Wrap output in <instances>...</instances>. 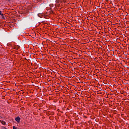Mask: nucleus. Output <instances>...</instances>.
Segmentation results:
<instances>
[{"label":"nucleus","instance_id":"nucleus-1","mask_svg":"<svg viewBox=\"0 0 129 129\" xmlns=\"http://www.w3.org/2000/svg\"><path fill=\"white\" fill-rule=\"evenodd\" d=\"M15 120L17 122H20V121H21V118H20L19 116H17L16 118H15Z\"/></svg>","mask_w":129,"mask_h":129},{"label":"nucleus","instance_id":"nucleus-2","mask_svg":"<svg viewBox=\"0 0 129 129\" xmlns=\"http://www.w3.org/2000/svg\"><path fill=\"white\" fill-rule=\"evenodd\" d=\"M0 15L2 16V18H4V14H2V11H0Z\"/></svg>","mask_w":129,"mask_h":129},{"label":"nucleus","instance_id":"nucleus-3","mask_svg":"<svg viewBox=\"0 0 129 129\" xmlns=\"http://www.w3.org/2000/svg\"><path fill=\"white\" fill-rule=\"evenodd\" d=\"M37 15H38V17H39V18H42V14H38Z\"/></svg>","mask_w":129,"mask_h":129},{"label":"nucleus","instance_id":"nucleus-4","mask_svg":"<svg viewBox=\"0 0 129 129\" xmlns=\"http://www.w3.org/2000/svg\"><path fill=\"white\" fill-rule=\"evenodd\" d=\"M2 124H6V121H2Z\"/></svg>","mask_w":129,"mask_h":129},{"label":"nucleus","instance_id":"nucleus-5","mask_svg":"<svg viewBox=\"0 0 129 129\" xmlns=\"http://www.w3.org/2000/svg\"><path fill=\"white\" fill-rule=\"evenodd\" d=\"M13 129H18V128H17V127H16L15 126H13ZM18 129H20V128H18Z\"/></svg>","mask_w":129,"mask_h":129},{"label":"nucleus","instance_id":"nucleus-6","mask_svg":"<svg viewBox=\"0 0 129 129\" xmlns=\"http://www.w3.org/2000/svg\"><path fill=\"white\" fill-rule=\"evenodd\" d=\"M2 129H7V128H6L5 127H2Z\"/></svg>","mask_w":129,"mask_h":129}]
</instances>
